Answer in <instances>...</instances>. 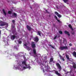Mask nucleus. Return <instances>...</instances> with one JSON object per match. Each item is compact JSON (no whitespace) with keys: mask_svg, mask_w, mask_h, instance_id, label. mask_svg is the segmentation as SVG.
I'll return each mask as SVG.
<instances>
[{"mask_svg":"<svg viewBox=\"0 0 76 76\" xmlns=\"http://www.w3.org/2000/svg\"><path fill=\"white\" fill-rule=\"evenodd\" d=\"M55 14L56 15H57V16H58V17L59 18H61V15L58 14V13L57 12H55Z\"/></svg>","mask_w":76,"mask_h":76,"instance_id":"1a4fd4ad","label":"nucleus"},{"mask_svg":"<svg viewBox=\"0 0 76 76\" xmlns=\"http://www.w3.org/2000/svg\"><path fill=\"white\" fill-rule=\"evenodd\" d=\"M60 57L61 58V59L63 61H64V58H63V57L61 56L60 55Z\"/></svg>","mask_w":76,"mask_h":76,"instance_id":"6ab92c4d","label":"nucleus"},{"mask_svg":"<svg viewBox=\"0 0 76 76\" xmlns=\"http://www.w3.org/2000/svg\"><path fill=\"white\" fill-rule=\"evenodd\" d=\"M18 42L19 44H21L22 43V42L21 41H18Z\"/></svg>","mask_w":76,"mask_h":76,"instance_id":"72a5a7b5","label":"nucleus"},{"mask_svg":"<svg viewBox=\"0 0 76 76\" xmlns=\"http://www.w3.org/2000/svg\"><path fill=\"white\" fill-rule=\"evenodd\" d=\"M46 12H47V10H46Z\"/></svg>","mask_w":76,"mask_h":76,"instance_id":"a19ab883","label":"nucleus"},{"mask_svg":"<svg viewBox=\"0 0 76 76\" xmlns=\"http://www.w3.org/2000/svg\"><path fill=\"white\" fill-rule=\"evenodd\" d=\"M56 38H57V36L55 37L54 38V39H56Z\"/></svg>","mask_w":76,"mask_h":76,"instance_id":"c9c22d12","label":"nucleus"},{"mask_svg":"<svg viewBox=\"0 0 76 76\" xmlns=\"http://www.w3.org/2000/svg\"><path fill=\"white\" fill-rule=\"evenodd\" d=\"M22 53H18V55L20 56V57H21V56H22Z\"/></svg>","mask_w":76,"mask_h":76,"instance_id":"bb28decb","label":"nucleus"},{"mask_svg":"<svg viewBox=\"0 0 76 76\" xmlns=\"http://www.w3.org/2000/svg\"><path fill=\"white\" fill-rule=\"evenodd\" d=\"M15 38H16V36L15 35H12L11 36V39L12 40H14Z\"/></svg>","mask_w":76,"mask_h":76,"instance_id":"6e6552de","label":"nucleus"},{"mask_svg":"<svg viewBox=\"0 0 76 76\" xmlns=\"http://www.w3.org/2000/svg\"><path fill=\"white\" fill-rule=\"evenodd\" d=\"M41 31H38V35H39V36H41Z\"/></svg>","mask_w":76,"mask_h":76,"instance_id":"a878e982","label":"nucleus"},{"mask_svg":"<svg viewBox=\"0 0 76 76\" xmlns=\"http://www.w3.org/2000/svg\"><path fill=\"white\" fill-rule=\"evenodd\" d=\"M56 65L58 67V68L59 69V72H60V70L61 69V67L60 66V65L58 63H57L56 64Z\"/></svg>","mask_w":76,"mask_h":76,"instance_id":"0eeeda50","label":"nucleus"},{"mask_svg":"<svg viewBox=\"0 0 76 76\" xmlns=\"http://www.w3.org/2000/svg\"><path fill=\"white\" fill-rule=\"evenodd\" d=\"M54 72H55L56 74V75H58V76H61V75H60V74H59L58 72V71H56V70H54Z\"/></svg>","mask_w":76,"mask_h":76,"instance_id":"9d476101","label":"nucleus"},{"mask_svg":"<svg viewBox=\"0 0 76 76\" xmlns=\"http://www.w3.org/2000/svg\"><path fill=\"white\" fill-rule=\"evenodd\" d=\"M58 61L59 62V63H60V61L58 59Z\"/></svg>","mask_w":76,"mask_h":76,"instance_id":"58836bf2","label":"nucleus"},{"mask_svg":"<svg viewBox=\"0 0 76 76\" xmlns=\"http://www.w3.org/2000/svg\"><path fill=\"white\" fill-rule=\"evenodd\" d=\"M37 55L38 56H39V57H41V54H38Z\"/></svg>","mask_w":76,"mask_h":76,"instance_id":"f704fd0d","label":"nucleus"},{"mask_svg":"<svg viewBox=\"0 0 76 76\" xmlns=\"http://www.w3.org/2000/svg\"><path fill=\"white\" fill-rule=\"evenodd\" d=\"M15 58H16L17 60H18V59H19V57H18V55H15Z\"/></svg>","mask_w":76,"mask_h":76,"instance_id":"412c9836","label":"nucleus"},{"mask_svg":"<svg viewBox=\"0 0 76 76\" xmlns=\"http://www.w3.org/2000/svg\"><path fill=\"white\" fill-rule=\"evenodd\" d=\"M69 45H70V46H72V44L70 43L69 44Z\"/></svg>","mask_w":76,"mask_h":76,"instance_id":"4c0bfd02","label":"nucleus"},{"mask_svg":"<svg viewBox=\"0 0 76 76\" xmlns=\"http://www.w3.org/2000/svg\"><path fill=\"white\" fill-rule=\"evenodd\" d=\"M34 41L36 42H38V37L34 38Z\"/></svg>","mask_w":76,"mask_h":76,"instance_id":"9b49d317","label":"nucleus"},{"mask_svg":"<svg viewBox=\"0 0 76 76\" xmlns=\"http://www.w3.org/2000/svg\"><path fill=\"white\" fill-rule=\"evenodd\" d=\"M19 47L18 46H16V45L14 46V48H15V49H16L17 50L18 49V48Z\"/></svg>","mask_w":76,"mask_h":76,"instance_id":"c85d7f7f","label":"nucleus"},{"mask_svg":"<svg viewBox=\"0 0 76 76\" xmlns=\"http://www.w3.org/2000/svg\"><path fill=\"white\" fill-rule=\"evenodd\" d=\"M53 63H56V61H53Z\"/></svg>","mask_w":76,"mask_h":76,"instance_id":"e433bc0d","label":"nucleus"},{"mask_svg":"<svg viewBox=\"0 0 76 76\" xmlns=\"http://www.w3.org/2000/svg\"><path fill=\"white\" fill-rule=\"evenodd\" d=\"M66 58H67V59H68V60H69V56L67 55H66Z\"/></svg>","mask_w":76,"mask_h":76,"instance_id":"cd10ccee","label":"nucleus"},{"mask_svg":"<svg viewBox=\"0 0 76 76\" xmlns=\"http://www.w3.org/2000/svg\"><path fill=\"white\" fill-rule=\"evenodd\" d=\"M31 46L32 47V48H33V52H32V50H31V48H30V49H29V50H28V51H31L30 53H29L30 54V55H32V54H34V57H37L38 56H37V53H36V50H35V49L34 48H35V44L34 43V42H32L31 43Z\"/></svg>","mask_w":76,"mask_h":76,"instance_id":"7ed1b4c3","label":"nucleus"},{"mask_svg":"<svg viewBox=\"0 0 76 76\" xmlns=\"http://www.w3.org/2000/svg\"><path fill=\"white\" fill-rule=\"evenodd\" d=\"M12 15H14V16H16V14L15 13H12Z\"/></svg>","mask_w":76,"mask_h":76,"instance_id":"c756f323","label":"nucleus"},{"mask_svg":"<svg viewBox=\"0 0 76 76\" xmlns=\"http://www.w3.org/2000/svg\"><path fill=\"white\" fill-rule=\"evenodd\" d=\"M65 33L66 34H67V35H68V36H70V34H69V32L68 31H65Z\"/></svg>","mask_w":76,"mask_h":76,"instance_id":"a211bd4d","label":"nucleus"},{"mask_svg":"<svg viewBox=\"0 0 76 76\" xmlns=\"http://www.w3.org/2000/svg\"><path fill=\"white\" fill-rule=\"evenodd\" d=\"M16 42V41H15V42Z\"/></svg>","mask_w":76,"mask_h":76,"instance_id":"79ce46f5","label":"nucleus"},{"mask_svg":"<svg viewBox=\"0 0 76 76\" xmlns=\"http://www.w3.org/2000/svg\"><path fill=\"white\" fill-rule=\"evenodd\" d=\"M1 24H0V26H5V25H7V26H8V23H7L3 22L2 21L0 22Z\"/></svg>","mask_w":76,"mask_h":76,"instance_id":"39448f33","label":"nucleus"},{"mask_svg":"<svg viewBox=\"0 0 76 76\" xmlns=\"http://www.w3.org/2000/svg\"><path fill=\"white\" fill-rule=\"evenodd\" d=\"M9 14H12V12L11 11H8Z\"/></svg>","mask_w":76,"mask_h":76,"instance_id":"2f4dec72","label":"nucleus"},{"mask_svg":"<svg viewBox=\"0 0 76 76\" xmlns=\"http://www.w3.org/2000/svg\"><path fill=\"white\" fill-rule=\"evenodd\" d=\"M70 72H71V71H70Z\"/></svg>","mask_w":76,"mask_h":76,"instance_id":"37998d69","label":"nucleus"},{"mask_svg":"<svg viewBox=\"0 0 76 76\" xmlns=\"http://www.w3.org/2000/svg\"><path fill=\"white\" fill-rule=\"evenodd\" d=\"M3 40H4V42H6V43L7 44V45H9L8 44V42H7V41H5V39H6V38H5V37H3Z\"/></svg>","mask_w":76,"mask_h":76,"instance_id":"2eb2a0df","label":"nucleus"},{"mask_svg":"<svg viewBox=\"0 0 76 76\" xmlns=\"http://www.w3.org/2000/svg\"><path fill=\"white\" fill-rule=\"evenodd\" d=\"M59 50H67L68 48L67 46H64V47H61L59 48Z\"/></svg>","mask_w":76,"mask_h":76,"instance_id":"423d86ee","label":"nucleus"},{"mask_svg":"<svg viewBox=\"0 0 76 76\" xmlns=\"http://www.w3.org/2000/svg\"><path fill=\"white\" fill-rule=\"evenodd\" d=\"M23 45L24 47L25 48H26L28 50H29V49H31V48L28 47V46H29V44H27L26 43L25 41H24Z\"/></svg>","mask_w":76,"mask_h":76,"instance_id":"20e7f679","label":"nucleus"},{"mask_svg":"<svg viewBox=\"0 0 76 76\" xmlns=\"http://www.w3.org/2000/svg\"><path fill=\"white\" fill-rule=\"evenodd\" d=\"M63 0L65 3H66V2H67V1H68V0Z\"/></svg>","mask_w":76,"mask_h":76,"instance_id":"7c9ffc66","label":"nucleus"},{"mask_svg":"<svg viewBox=\"0 0 76 76\" xmlns=\"http://www.w3.org/2000/svg\"><path fill=\"white\" fill-rule=\"evenodd\" d=\"M59 34H62V31H59Z\"/></svg>","mask_w":76,"mask_h":76,"instance_id":"473e14b6","label":"nucleus"},{"mask_svg":"<svg viewBox=\"0 0 76 76\" xmlns=\"http://www.w3.org/2000/svg\"><path fill=\"white\" fill-rule=\"evenodd\" d=\"M2 11L5 16H6V12H5V10H3Z\"/></svg>","mask_w":76,"mask_h":76,"instance_id":"4be33fe9","label":"nucleus"},{"mask_svg":"<svg viewBox=\"0 0 76 76\" xmlns=\"http://www.w3.org/2000/svg\"><path fill=\"white\" fill-rule=\"evenodd\" d=\"M53 60H54V58H53V57H52L50 59V62L49 63L50 64H51V62L53 61Z\"/></svg>","mask_w":76,"mask_h":76,"instance_id":"ddd939ff","label":"nucleus"},{"mask_svg":"<svg viewBox=\"0 0 76 76\" xmlns=\"http://www.w3.org/2000/svg\"><path fill=\"white\" fill-rule=\"evenodd\" d=\"M54 17L55 18H56V20H57L58 21V22H60V20H58V19H57V16H56L55 15Z\"/></svg>","mask_w":76,"mask_h":76,"instance_id":"393cba45","label":"nucleus"},{"mask_svg":"<svg viewBox=\"0 0 76 76\" xmlns=\"http://www.w3.org/2000/svg\"><path fill=\"white\" fill-rule=\"evenodd\" d=\"M27 28L29 31H31V28L28 26H27Z\"/></svg>","mask_w":76,"mask_h":76,"instance_id":"4468645a","label":"nucleus"},{"mask_svg":"<svg viewBox=\"0 0 76 76\" xmlns=\"http://www.w3.org/2000/svg\"><path fill=\"white\" fill-rule=\"evenodd\" d=\"M43 63L42 62L40 63V64L41 66L40 68L42 70H43V73H44L45 71L47 72H48L50 67L48 66V65H47V61L46 60H44L43 61ZM47 64V65H44V64Z\"/></svg>","mask_w":76,"mask_h":76,"instance_id":"f03ea898","label":"nucleus"},{"mask_svg":"<svg viewBox=\"0 0 76 76\" xmlns=\"http://www.w3.org/2000/svg\"><path fill=\"white\" fill-rule=\"evenodd\" d=\"M73 67L74 68V69H76V65L75 63H73Z\"/></svg>","mask_w":76,"mask_h":76,"instance_id":"dca6fc26","label":"nucleus"},{"mask_svg":"<svg viewBox=\"0 0 76 76\" xmlns=\"http://www.w3.org/2000/svg\"><path fill=\"white\" fill-rule=\"evenodd\" d=\"M16 62L17 63L15 64L14 66V69H18L20 71H23V70L26 69H28L29 70L31 69V67L29 65L26 64V61L25 60H23L22 59L19 61L17 60Z\"/></svg>","mask_w":76,"mask_h":76,"instance_id":"f257e3e1","label":"nucleus"},{"mask_svg":"<svg viewBox=\"0 0 76 76\" xmlns=\"http://www.w3.org/2000/svg\"><path fill=\"white\" fill-rule=\"evenodd\" d=\"M1 34V31L0 30V35Z\"/></svg>","mask_w":76,"mask_h":76,"instance_id":"ea45409f","label":"nucleus"},{"mask_svg":"<svg viewBox=\"0 0 76 76\" xmlns=\"http://www.w3.org/2000/svg\"><path fill=\"white\" fill-rule=\"evenodd\" d=\"M49 46H50L52 48H53V49H54L55 48V46H51V45H49Z\"/></svg>","mask_w":76,"mask_h":76,"instance_id":"b1692460","label":"nucleus"},{"mask_svg":"<svg viewBox=\"0 0 76 76\" xmlns=\"http://www.w3.org/2000/svg\"><path fill=\"white\" fill-rule=\"evenodd\" d=\"M63 43L64 44H66V43H67V41H66V40L64 39Z\"/></svg>","mask_w":76,"mask_h":76,"instance_id":"aec40b11","label":"nucleus"},{"mask_svg":"<svg viewBox=\"0 0 76 76\" xmlns=\"http://www.w3.org/2000/svg\"><path fill=\"white\" fill-rule=\"evenodd\" d=\"M15 20H12V23H13V24H14V26H13V24L12 25V28H15Z\"/></svg>","mask_w":76,"mask_h":76,"instance_id":"f8f14e48","label":"nucleus"},{"mask_svg":"<svg viewBox=\"0 0 76 76\" xmlns=\"http://www.w3.org/2000/svg\"><path fill=\"white\" fill-rule=\"evenodd\" d=\"M69 27L72 30H73V28H72V25L70 24H69L68 25Z\"/></svg>","mask_w":76,"mask_h":76,"instance_id":"f3484780","label":"nucleus"},{"mask_svg":"<svg viewBox=\"0 0 76 76\" xmlns=\"http://www.w3.org/2000/svg\"><path fill=\"white\" fill-rule=\"evenodd\" d=\"M73 55L74 56L76 57V53L75 52H74L73 53Z\"/></svg>","mask_w":76,"mask_h":76,"instance_id":"5701e85b","label":"nucleus"}]
</instances>
